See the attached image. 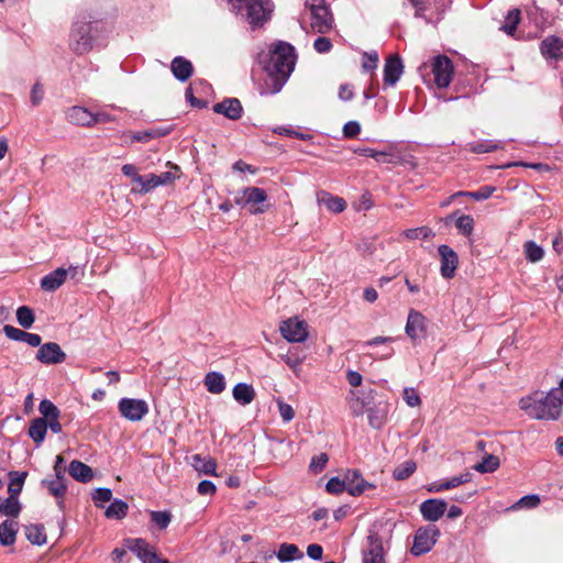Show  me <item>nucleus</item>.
Returning a JSON list of instances; mask_svg holds the SVG:
<instances>
[{"label": "nucleus", "mask_w": 563, "mask_h": 563, "mask_svg": "<svg viewBox=\"0 0 563 563\" xmlns=\"http://www.w3.org/2000/svg\"><path fill=\"white\" fill-rule=\"evenodd\" d=\"M311 12V27L319 33H325L332 27L333 19L329 8Z\"/></svg>", "instance_id": "obj_26"}, {"label": "nucleus", "mask_w": 563, "mask_h": 563, "mask_svg": "<svg viewBox=\"0 0 563 563\" xmlns=\"http://www.w3.org/2000/svg\"><path fill=\"white\" fill-rule=\"evenodd\" d=\"M170 70L177 80L185 82L192 76L194 66L189 59L176 56L170 63Z\"/></svg>", "instance_id": "obj_23"}, {"label": "nucleus", "mask_w": 563, "mask_h": 563, "mask_svg": "<svg viewBox=\"0 0 563 563\" xmlns=\"http://www.w3.org/2000/svg\"><path fill=\"white\" fill-rule=\"evenodd\" d=\"M404 400L411 408L419 406L421 402V399L413 387H406L404 389Z\"/></svg>", "instance_id": "obj_63"}, {"label": "nucleus", "mask_w": 563, "mask_h": 563, "mask_svg": "<svg viewBox=\"0 0 563 563\" xmlns=\"http://www.w3.org/2000/svg\"><path fill=\"white\" fill-rule=\"evenodd\" d=\"M192 466L200 474L216 475L217 464L212 459L195 454L192 455Z\"/></svg>", "instance_id": "obj_40"}, {"label": "nucleus", "mask_w": 563, "mask_h": 563, "mask_svg": "<svg viewBox=\"0 0 563 563\" xmlns=\"http://www.w3.org/2000/svg\"><path fill=\"white\" fill-rule=\"evenodd\" d=\"M244 194L246 195V201L249 206H251V213H264L267 210V207L263 206V203L267 200V194L263 188L245 187Z\"/></svg>", "instance_id": "obj_19"}, {"label": "nucleus", "mask_w": 563, "mask_h": 563, "mask_svg": "<svg viewBox=\"0 0 563 563\" xmlns=\"http://www.w3.org/2000/svg\"><path fill=\"white\" fill-rule=\"evenodd\" d=\"M207 390L211 394H221L225 389V378L220 372H209L205 377Z\"/></svg>", "instance_id": "obj_33"}, {"label": "nucleus", "mask_w": 563, "mask_h": 563, "mask_svg": "<svg viewBox=\"0 0 563 563\" xmlns=\"http://www.w3.org/2000/svg\"><path fill=\"white\" fill-rule=\"evenodd\" d=\"M394 341V338L391 336H375L368 341H365L363 343V346H377V345H384V349H382L380 352H377L375 355V358L379 360H387L393 356L394 349L388 345V343H391Z\"/></svg>", "instance_id": "obj_31"}, {"label": "nucleus", "mask_w": 563, "mask_h": 563, "mask_svg": "<svg viewBox=\"0 0 563 563\" xmlns=\"http://www.w3.org/2000/svg\"><path fill=\"white\" fill-rule=\"evenodd\" d=\"M200 88L201 90L210 89L211 86L203 79L195 80L185 91L186 100L194 108L203 109L207 108L208 102L202 99H198L194 96V89Z\"/></svg>", "instance_id": "obj_30"}, {"label": "nucleus", "mask_w": 563, "mask_h": 563, "mask_svg": "<svg viewBox=\"0 0 563 563\" xmlns=\"http://www.w3.org/2000/svg\"><path fill=\"white\" fill-rule=\"evenodd\" d=\"M343 135L346 139H354L361 133V124L357 121H349L343 126Z\"/></svg>", "instance_id": "obj_64"}, {"label": "nucleus", "mask_w": 563, "mask_h": 563, "mask_svg": "<svg viewBox=\"0 0 563 563\" xmlns=\"http://www.w3.org/2000/svg\"><path fill=\"white\" fill-rule=\"evenodd\" d=\"M284 362L296 372L306 358V353L299 349H290L286 354L280 355Z\"/></svg>", "instance_id": "obj_42"}, {"label": "nucleus", "mask_w": 563, "mask_h": 563, "mask_svg": "<svg viewBox=\"0 0 563 563\" xmlns=\"http://www.w3.org/2000/svg\"><path fill=\"white\" fill-rule=\"evenodd\" d=\"M438 253L440 255L441 266L440 273L441 276L445 279H451L454 277L457 265H459V256L457 253L449 245L442 244L438 247Z\"/></svg>", "instance_id": "obj_13"}, {"label": "nucleus", "mask_w": 563, "mask_h": 563, "mask_svg": "<svg viewBox=\"0 0 563 563\" xmlns=\"http://www.w3.org/2000/svg\"><path fill=\"white\" fill-rule=\"evenodd\" d=\"M404 235L409 240H417L419 238L428 240L434 236V232L428 227H419L413 229H407L404 231Z\"/></svg>", "instance_id": "obj_57"}, {"label": "nucleus", "mask_w": 563, "mask_h": 563, "mask_svg": "<svg viewBox=\"0 0 563 563\" xmlns=\"http://www.w3.org/2000/svg\"><path fill=\"white\" fill-rule=\"evenodd\" d=\"M104 32V22L98 13L80 10L76 13L71 24L69 48L77 55L87 54Z\"/></svg>", "instance_id": "obj_2"}, {"label": "nucleus", "mask_w": 563, "mask_h": 563, "mask_svg": "<svg viewBox=\"0 0 563 563\" xmlns=\"http://www.w3.org/2000/svg\"><path fill=\"white\" fill-rule=\"evenodd\" d=\"M519 21H520V10L512 9L506 15L505 22L500 26V30H503L508 35H514V33L517 30Z\"/></svg>", "instance_id": "obj_50"}, {"label": "nucleus", "mask_w": 563, "mask_h": 563, "mask_svg": "<svg viewBox=\"0 0 563 563\" xmlns=\"http://www.w3.org/2000/svg\"><path fill=\"white\" fill-rule=\"evenodd\" d=\"M16 522L4 520L0 523V544L3 547L12 545L16 537Z\"/></svg>", "instance_id": "obj_38"}, {"label": "nucleus", "mask_w": 563, "mask_h": 563, "mask_svg": "<svg viewBox=\"0 0 563 563\" xmlns=\"http://www.w3.org/2000/svg\"><path fill=\"white\" fill-rule=\"evenodd\" d=\"M66 282V271L64 267H58L48 273L41 279V288L44 291L53 292L57 290Z\"/></svg>", "instance_id": "obj_25"}, {"label": "nucleus", "mask_w": 563, "mask_h": 563, "mask_svg": "<svg viewBox=\"0 0 563 563\" xmlns=\"http://www.w3.org/2000/svg\"><path fill=\"white\" fill-rule=\"evenodd\" d=\"M404 73V64L398 55H390L384 65V82L394 86Z\"/></svg>", "instance_id": "obj_18"}, {"label": "nucleus", "mask_w": 563, "mask_h": 563, "mask_svg": "<svg viewBox=\"0 0 563 563\" xmlns=\"http://www.w3.org/2000/svg\"><path fill=\"white\" fill-rule=\"evenodd\" d=\"M441 532L434 525L419 527L413 536V543L410 553L413 556H421L432 550Z\"/></svg>", "instance_id": "obj_7"}, {"label": "nucleus", "mask_w": 563, "mask_h": 563, "mask_svg": "<svg viewBox=\"0 0 563 563\" xmlns=\"http://www.w3.org/2000/svg\"><path fill=\"white\" fill-rule=\"evenodd\" d=\"M495 191V187L493 186H483L476 191H456L455 196L460 197H468L476 201H483L488 199L493 192Z\"/></svg>", "instance_id": "obj_51"}, {"label": "nucleus", "mask_w": 563, "mask_h": 563, "mask_svg": "<svg viewBox=\"0 0 563 563\" xmlns=\"http://www.w3.org/2000/svg\"><path fill=\"white\" fill-rule=\"evenodd\" d=\"M540 496L537 494H529L523 497H521L514 506V509H533L539 506L540 504Z\"/></svg>", "instance_id": "obj_58"}, {"label": "nucleus", "mask_w": 563, "mask_h": 563, "mask_svg": "<svg viewBox=\"0 0 563 563\" xmlns=\"http://www.w3.org/2000/svg\"><path fill=\"white\" fill-rule=\"evenodd\" d=\"M66 482V477L54 476L53 478L42 479L41 485L43 487H46L52 496H54L57 499H60L65 496L67 490Z\"/></svg>", "instance_id": "obj_29"}, {"label": "nucleus", "mask_w": 563, "mask_h": 563, "mask_svg": "<svg viewBox=\"0 0 563 563\" xmlns=\"http://www.w3.org/2000/svg\"><path fill=\"white\" fill-rule=\"evenodd\" d=\"M230 10L241 14L253 30L265 24L272 15L273 3L271 0H227Z\"/></svg>", "instance_id": "obj_4"}, {"label": "nucleus", "mask_w": 563, "mask_h": 563, "mask_svg": "<svg viewBox=\"0 0 563 563\" xmlns=\"http://www.w3.org/2000/svg\"><path fill=\"white\" fill-rule=\"evenodd\" d=\"M500 142H495L492 140H481L476 142H470L466 144L465 148L474 154H484L492 153L499 148H501Z\"/></svg>", "instance_id": "obj_35"}, {"label": "nucleus", "mask_w": 563, "mask_h": 563, "mask_svg": "<svg viewBox=\"0 0 563 563\" xmlns=\"http://www.w3.org/2000/svg\"><path fill=\"white\" fill-rule=\"evenodd\" d=\"M353 153L360 156L372 157L376 159L378 163H390V161L387 159L389 153L384 151H377L371 147H354Z\"/></svg>", "instance_id": "obj_52"}, {"label": "nucleus", "mask_w": 563, "mask_h": 563, "mask_svg": "<svg viewBox=\"0 0 563 563\" xmlns=\"http://www.w3.org/2000/svg\"><path fill=\"white\" fill-rule=\"evenodd\" d=\"M523 251L527 261L531 263H537L541 261L544 256L543 249L538 245L534 241H527L523 245Z\"/></svg>", "instance_id": "obj_49"}, {"label": "nucleus", "mask_w": 563, "mask_h": 563, "mask_svg": "<svg viewBox=\"0 0 563 563\" xmlns=\"http://www.w3.org/2000/svg\"><path fill=\"white\" fill-rule=\"evenodd\" d=\"M21 508L18 496L9 495V497L0 504V514L7 517H18L21 512Z\"/></svg>", "instance_id": "obj_43"}, {"label": "nucleus", "mask_w": 563, "mask_h": 563, "mask_svg": "<svg viewBox=\"0 0 563 563\" xmlns=\"http://www.w3.org/2000/svg\"><path fill=\"white\" fill-rule=\"evenodd\" d=\"M416 468V462L412 460H407L394 470L393 477L396 481H405L415 473Z\"/></svg>", "instance_id": "obj_48"}, {"label": "nucleus", "mask_w": 563, "mask_h": 563, "mask_svg": "<svg viewBox=\"0 0 563 563\" xmlns=\"http://www.w3.org/2000/svg\"><path fill=\"white\" fill-rule=\"evenodd\" d=\"M446 507L444 499L430 498L421 503L420 512L424 520L435 522L444 515Z\"/></svg>", "instance_id": "obj_15"}, {"label": "nucleus", "mask_w": 563, "mask_h": 563, "mask_svg": "<svg viewBox=\"0 0 563 563\" xmlns=\"http://www.w3.org/2000/svg\"><path fill=\"white\" fill-rule=\"evenodd\" d=\"M3 332L8 339L16 342H24L33 347L38 346L42 342V336L40 334L26 332L13 325H4Z\"/></svg>", "instance_id": "obj_21"}, {"label": "nucleus", "mask_w": 563, "mask_h": 563, "mask_svg": "<svg viewBox=\"0 0 563 563\" xmlns=\"http://www.w3.org/2000/svg\"><path fill=\"white\" fill-rule=\"evenodd\" d=\"M328 461H329V457H328V455L325 453H320L318 455H314V456H312V459L310 461L309 470L313 474H318L321 471H323V468L325 467Z\"/></svg>", "instance_id": "obj_60"}, {"label": "nucleus", "mask_w": 563, "mask_h": 563, "mask_svg": "<svg viewBox=\"0 0 563 563\" xmlns=\"http://www.w3.org/2000/svg\"><path fill=\"white\" fill-rule=\"evenodd\" d=\"M47 433V423L45 418H35L31 421L27 434L37 444H42Z\"/></svg>", "instance_id": "obj_32"}, {"label": "nucleus", "mask_w": 563, "mask_h": 563, "mask_svg": "<svg viewBox=\"0 0 563 563\" xmlns=\"http://www.w3.org/2000/svg\"><path fill=\"white\" fill-rule=\"evenodd\" d=\"M151 521L157 526L159 530H165L170 521H172V514L169 511H156L153 510L150 512Z\"/></svg>", "instance_id": "obj_54"}, {"label": "nucleus", "mask_w": 563, "mask_h": 563, "mask_svg": "<svg viewBox=\"0 0 563 563\" xmlns=\"http://www.w3.org/2000/svg\"><path fill=\"white\" fill-rule=\"evenodd\" d=\"M346 492L354 497L361 496L367 488L374 489L376 486L365 481L357 470H349L344 474Z\"/></svg>", "instance_id": "obj_14"}, {"label": "nucleus", "mask_w": 563, "mask_h": 563, "mask_svg": "<svg viewBox=\"0 0 563 563\" xmlns=\"http://www.w3.org/2000/svg\"><path fill=\"white\" fill-rule=\"evenodd\" d=\"M426 317L417 311L411 309L408 313L407 323H406V334L411 340H417L424 336L426 333Z\"/></svg>", "instance_id": "obj_16"}, {"label": "nucleus", "mask_w": 563, "mask_h": 563, "mask_svg": "<svg viewBox=\"0 0 563 563\" xmlns=\"http://www.w3.org/2000/svg\"><path fill=\"white\" fill-rule=\"evenodd\" d=\"M38 411L42 415L41 418H45V419L59 418V416H60L59 409L56 407V405L53 401H51L48 399L41 400V402L38 405Z\"/></svg>", "instance_id": "obj_55"}, {"label": "nucleus", "mask_w": 563, "mask_h": 563, "mask_svg": "<svg viewBox=\"0 0 563 563\" xmlns=\"http://www.w3.org/2000/svg\"><path fill=\"white\" fill-rule=\"evenodd\" d=\"M18 323L24 328L30 329L35 320L33 310L27 306H21L16 309Z\"/></svg>", "instance_id": "obj_53"}, {"label": "nucleus", "mask_w": 563, "mask_h": 563, "mask_svg": "<svg viewBox=\"0 0 563 563\" xmlns=\"http://www.w3.org/2000/svg\"><path fill=\"white\" fill-rule=\"evenodd\" d=\"M378 65V54L376 51L364 52L362 56V68L364 71H373Z\"/></svg>", "instance_id": "obj_59"}, {"label": "nucleus", "mask_w": 563, "mask_h": 563, "mask_svg": "<svg viewBox=\"0 0 563 563\" xmlns=\"http://www.w3.org/2000/svg\"><path fill=\"white\" fill-rule=\"evenodd\" d=\"M92 501L97 508H103V504L111 501L112 490L107 487L96 488L91 495Z\"/></svg>", "instance_id": "obj_56"}, {"label": "nucleus", "mask_w": 563, "mask_h": 563, "mask_svg": "<svg viewBox=\"0 0 563 563\" xmlns=\"http://www.w3.org/2000/svg\"><path fill=\"white\" fill-rule=\"evenodd\" d=\"M35 358L44 365L62 364L66 361L67 355L56 342H47L37 346Z\"/></svg>", "instance_id": "obj_11"}, {"label": "nucleus", "mask_w": 563, "mask_h": 563, "mask_svg": "<svg viewBox=\"0 0 563 563\" xmlns=\"http://www.w3.org/2000/svg\"><path fill=\"white\" fill-rule=\"evenodd\" d=\"M212 111L235 121L242 117L243 107L238 98H225L221 102L213 104Z\"/></svg>", "instance_id": "obj_17"}, {"label": "nucleus", "mask_w": 563, "mask_h": 563, "mask_svg": "<svg viewBox=\"0 0 563 563\" xmlns=\"http://www.w3.org/2000/svg\"><path fill=\"white\" fill-rule=\"evenodd\" d=\"M391 533L393 528L387 523H375L369 528L363 563H385L383 544L391 538Z\"/></svg>", "instance_id": "obj_5"}, {"label": "nucleus", "mask_w": 563, "mask_h": 563, "mask_svg": "<svg viewBox=\"0 0 563 563\" xmlns=\"http://www.w3.org/2000/svg\"><path fill=\"white\" fill-rule=\"evenodd\" d=\"M118 409L120 415L129 421H141L148 413V405L143 399L122 398L119 400Z\"/></svg>", "instance_id": "obj_8"}, {"label": "nucleus", "mask_w": 563, "mask_h": 563, "mask_svg": "<svg viewBox=\"0 0 563 563\" xmlns=\"http://www.w3.org/2000/svg\"><path fill=\"white\" fill-rule=\"evenodd\" d=\"M325 489L328 493L333 495H339L343 493L344 490H346L344 478L341 479L338 476L331 477L325 485Z\"/></svg>", "instance_id": "obj_61"}, {"label": "nucleus", "mask_w": 563, "mask_h": 563, "mask_svg": "<svg viewBox=\"0 0 563 563\" xmlns=\"http://www.w3.org/2000/svg\"><path fill=\"white\" fill-rule=\"evenodd\" d=\"M121 172L124 176L131 178L132 183L139 184L143 180V176L139 174V169L133 164H124L121 167Z\"/></svg>", "instance_id": "obj_62"}, {"label": "nucleus", "mask_w": 563, "mask_h": 563, "mask_svg": "<svg viewBox=\"0 0 563 563\" xmlns=\"http://www.w3.org/2000/svg\"><path fill=\"white\" fill-rule=\"evenodd\" d=\"M9 476L10 483L8 485V493L9 495L19 496V494L22 492L23 484L27 476V473L12 471L9 473Z\"/></svg>", "instance_id": "obj_45"}, {"label": "nucleus", "mask_w": 563, "mask_h": 563, "mask_svg": "<svg viewBox=\"0 0 563 563\" xmlns=\"http://www.w3.org/2000/svg\"><path fill=\"white\" fill-rule=\"evenodd\" d=\"M256 60L267 74L265 89L261 93L275 95L283 89L294 71L297 54L291 44L276 41L267 51L260 52Z\"/></svg>", "instance_id": "obj_1"}, {"label": "nucleus", "mask_w": 563, "mask_h": 563, "mask_svg": "<svg viewBox=\"0 0 563 563\" xmlns=\"http://www.w3.org/2000/svg\"><path fill=\"white\" fill-rule=\"evenodd\" d=\"M500 465L499 457L494 454H486L483 460L474 465V470L481 474L493 473Z\"/></svg>", "instance_id": "obj_44"}, {"label": "nucleus", "mask_w": 563, "mask_h": 563, "mask_svg": "<svg viewBox=\"0 0 563 563\" xmlns=\"http://www.w3.org/2000/svg\"><path fill=\"white\" fill-rule=\"evenodd\" d=\"M431 70L437 87L446 88L450 85L453 76V64L449 57L445 55L433 57Z\"/></svg>", "instance_id": "obj_10"}, {"label": "nucleus", "mask_w": 563, "mask_h": 563, "mask_svg": "<svg viewBox=\"0 0 563 563\" xmlns=\"http://www.w3.org/2000/svg\"><path fill=\"white\" fill-rule=\"evenodd\" d=\"M125 547L133 552L142 563H169L167 560H161L154 547L142 538L126 539Z\"/></svg>", "instance_id": "obj_9"}, {"label": "nucleus", "mask_w": 563, "mask_h": 563, "mask_svg": "<svg viewBox=\"0 0 563 563\" xmlns=\"http://www.w3.org/2000/svg\"><path fill=\"white\" fill-rule=\"evenodd\" d=\"M25 537L34 545H43L46 543V533L43 525L26 526Z\"/></svg>", "instance_id": "obj_41"}, {"label": "nucleus", "mask_w": 563, "mask_h": 563, "mask_svg": "<svg viewBox=\"0 0 563 563\" xmlns=\"http://www.w3.org/2000/svg\"><path fill=\"white\" fill-rule=\"evenodd\" d=\"M68 473L74 479L80 483H88L93 477L92 468L78 460H74L69 463Z\"/></svg>", "instance_id": "obj_27"}, {"label": "nucleus", "mask_w": 563, "mask_h": 563, "mask_svg": "<svg viewBox=\"0 0 563 563\" xmlns=\"http://www.w3.org/2000/svg\"><path fill=\"white\" fill-rule=\"evenodd\" d=\"M277 559L280 562H291L303 558V553L299 550L296 544L282 543L276 553Z\"/></svg>", "instance_id": "obj_37"}, {"label": "nucleus", "mask_w": 563, "mask_h": 563, "mask_svg": "<svg viewBox=\"0 0 563 563\" xmlns=\"http://www.w3.org/2000/svg\"><path fill=\"white\" fill-rule=\"evenodd\" d=\"M474 219L470 214H461L455 219V227L460 234L470 238L474 232Z\"/></svg>", "instance_id": "obj_46"}, {"label": "nucleus", "mask_w": 563, "mask_h": 563, "mask_svg": "<svg viewBox=\"0 0 563 563\" xmlns=\"http://www.w3.org/2000/svg\"><path fill=\"white\" fill-rule=\"evenodd\" d=\"M233 398L242 406L250 405L255 398V390L252 385L238 383L232 390Z\"/></svg>", "instance_id": "obj_28"}, {"label": "nucleus", "mask_w": 563, "mask_h": 563, "mask_svg": "<svg viewBox=\"0 0 563 563\" xmlns=\"http://www.w3.org/2000/svg\"><path fill=\"white\" fill-rule=\"evenodd\" d=\"M540 51L547 59L563 58V38L555 35L547 36L540 44Z\"/></svg>", "instance_id": "obj_20"}, {"label": "nucleus", "mask_w": 563, "mask_h": 563, "mask_svg": "<svg viewBox=\"0 0 563 563\" xmlns=\"http://www.w3.org/2000/svg\"><path fill=\"white\" fill-rule=\"evenodd\" d=\"M168 133H169V129L153 128V129L132 133L131 141L147 143L151 140L163 137V136L167 135Z\"/></svg>", "instance_id": "obj_36"}, {"label": "nucleus", "mask_w": 563, "mask_h": 563, "mask_svg": "<svg viewBox=\"0 0 563 563\" xmlns=\"http://www.w3.org/2000/svg\"><path fill=\"white\" fill-rule=\"evenodd\" d=\"M519 406L532 419L556 420L563 411V391L560 388H552L548 394L538 390L522 397Z\"/></svg>", "instance_id": "obj_3"}, {"label": "nucleus", "mask_w": 563, "mask_h": 563, "mask_svg": "<svg viewBox=\"0 0 563 563\" xmlns=\"http://www.w3.org/2000/svg\"><path fill=\"white\" fill-rule=\"evenodd\" d=\"M69 123L80 126H92V112L85 107L73 106L66 110Z\"/></svg>", "instance_id": "obj_22"}, {"label": "nucleus", "mask_w": 563, "mask_h": 563, "mask_svg": "<svg viewBox=\"0 0 563 563\" xmlns=\"http://www.w3.org/2000/svg\"><path fill=\"white\" fill-rule=\"evenodd\" d=\"M317 202L319 206H324L329 211L333 213H341L346 208V202L343 198L333 196L324 190L317 192Z\"/></svg>", "instance_id": "obj_24"}, {"label": "nucleus", "mask_w": 563, "mask_h": 563, "mask_svg": "<svg viewBox=\"0 0 563 563\" xmlns=\"http://www.w3.org/2000/svg\"><path fill=\"white\" fill-rule=\"evenodd\" d=\"M158 187V180L156 179V174H148L143 176V180L137 184V187H132V194L145 195L151 190Z\"/></svg>", "instance_id": "obj_47"}, {"label": "nucleus", "mask_w": 563, "mask_h": 563, "mask_svg": "<svg viewBox=\"0 0 563 563\" xmlns=\"http://www.w3.org/2000/svg\"><path fill=\"white\" fill-rule=\"evenodd\" d=\"M280 333L288 342H303L308 338L306 322L297 318H290L282 322Z\"/></svg>", "instance_id": "obj_12"}, {"label": "nucleus", "mask_w": 563, "mask_h": 563, "mask_svg": "<svg viewBox=\"0 0 563 563\" xmlns=\"http://www.w3.org/2000/svg\"><path fill=\"white\" fill-rule=\"evenodd\" d=\"M368 423L373 429H380L386 422V406H375L366 410Z\"/></svg>", "instance_id": "obj_39"}, {"label": "nucleus", "mask_w": 563, "mask_h": 563, "mask_svg": "<svg viewBox=\"0 0 563 563\" xmlns=\"http://www.w3.org/2000/svg\"><path fill=\"white\" fill-rule=\"evenodd\" d=\"M415 8V16L421 18L426 23L437 24L450 7V0H409Z\"/></svg>", "instance_id": "obj_6"}, {"label": "nucleus", "mask_w": 563, "mask_h": 563, "mask_svg": "<svg viewBox=\"0 0 563 563\" xmlns=\"http://www.w3.org/2000/svg\"><path fill=\"white\" fill-rule=\"evenodd\" d=\"M129 505L126 501L114 498L111 504L106 508L104 516L108 519L121 520L126 517Z\"/></svg>", "instance_id": "obj_34"}]
</instances>
